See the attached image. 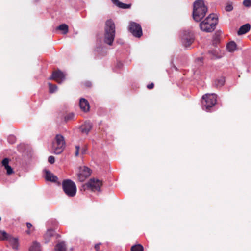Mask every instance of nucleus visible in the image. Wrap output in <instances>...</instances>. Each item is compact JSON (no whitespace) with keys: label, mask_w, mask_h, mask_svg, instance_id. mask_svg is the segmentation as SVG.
Returning a JSON list of instances; mask_svg holds the SVG:
<instances>
[{"label":"nucleus","mask_w":251,"mask_h":251,"mask_svg":"<svg viewBox=\"0 0 251 251\" xmlns=\"http://www.w3.org/2000/svg\"><path fill=\"white\" fill-rule=\"evenodd\" d=\"M92 128V125L90 122H85L79 128L82 134L87 135Z\"/></svg>","instance_id":"12"},{"label":"nucleus","mask_w":251,"mask_h":251,"mask_svg":"<svg viewBox=\"0 0 251 251\" xmlns=\"http://www.w3.org/2000/svg\"><path fill=\"white\" fill-rule=\"evenodd\" d=\"M233 7L232 5L230 3H228L225 7V10L227 12H230L233 10Z\"/></svg>","instance_id":"29"},{"label":"nucleus","mask_w":251,"mask_h":251,"mask_svg":"<svg viewBox=\"0 0 251 251\" xmlns=\"http://www.w3.org/2000/svg\"><path fill=\"white\" fill-rule=\"evenodd\" d=\"M91 174V170L87 167L80 168V173L78 174V179L81 182L84 181Z\"/></svg>","instance_id":"9"},{"label":"nucleus","mask_w":251,"mask_h":251,"mask_svg":"<svg viewBox=\"0 0 251 251\" xmlns=\"http://www.w3.org/2000/svg\"><path fill=\"white\" fill-rule=\"evenodd\" d=\"M26 226H27V227L28 229H29L32 227V225L30 223L27 222V223H26Z\"/></svg>","instance_id":"38"},{"label":"nucleus","mask_w":251,"mask_h":251,"mask_svg":"<svg viewBox=\"0 0 251 251\" xmlns=\"http://www.w3.org/2000/svg\"><path fill=\"white\" fill-rule=\"evenodd\" d=\"M207 11L203 0H197L193 4V17L196 22H200L203 19Z\"/></svg>","instance_id":"1"},{"label":"nucleus","mask_w":251,"mask_h":251,"mask_svg":"<svg viewBox=\"0 0 251 251\" xmlns=\"http://www.w3.org/2000/svg\"><path fill=\"white\" fill-rule=\"evenodd\" d=\"M45 178L49 181L55 182L58 180V177L48 170H45Z\"/></svg>","instance_id":"15"},{"label":"nucleus","mask_w":251,"mask_h":251,"mask_svg":"<svg viewBox=\"0 0 251 251\" xmlns=\"http://www.w3.org/2000/svg\"><path fill=\"white\" fill-rule=\"evenodd\" d=\"M9 159L7 158H5L2 160L1 163L2 166L6 170L7 174L10 175L13 173V171L11 167L9 165Z\"/></svg>","instance_id":"14"},{"label":"nucleus","mask_w":251,"mask_h":251,"mask_svg":"<svg viewBox=\"0 0 251 251\" xmlns=\"http://www.w3.org/2000/svg\"><path fill=\"white\" fill-rule=\"evenodd\" d=\"M80 152H81V153L82 154H85L86 153V152H87V148L86 147H83L81 150H80Z\"/></svg>","instance_id":"33"},{"label":"nucleus","mask_w":251,"mask_h":251,"mask_svg":"<svg viewBox=\"0 0 251 251\" xmlns=\"http://www.w3.org/2000/svg\"><path fill=\"white\" fill-rule=\"evenodd\" d=\"M86 85L87 86L89 87V86H91V84L90 82H88L86 83Z\"/></svg>","instance_id":"41"},{"label":"nucleus","mask_w":251,"mask_h":251,"mask_svg":"<svg viewBox=\"0 0 251 251\" xmlns=\"http://www.w3.org/2000/svg\"><path fill=\"white\" fill-rule=\"evenodd\" d=\"M202 60H203V58L202 57H199L197 59V61L198 62H202Z\"/></svg>","instance_id":"39"},{"label":"nucleus","mask_w":251,"mask_h":251,"mask_svg":"<svg viewBox=\"0 0 251 251\" xmlns=\"http://www.w3.org/2000/svg\"><path fill=\"white\" fill-rule=\"evenodd\" d=\"M101 244L100 243L97 244L95 246V249L97 251H100V246Z\"/></svg>","instance_id":"35"},{"label":"nucleus","mask_w":251,"mask_h":251,"mask_svg":"<svg viewBox=\"0 0 251 251\" xmlns=\"http://www.w3.org/2000/svg\"><path fill=\"white\" fill-rule=\"evenodd\" d=\"M123 66V63L120 62V61H118L116 63V67L118 68H121Z\"/></svg>","instance_id":"34"},{"label":"nucleus","mask_w":251,"mask_h":251,"mask_svg":"<svg viewBox=\"0 0 251 251\" xmlns=\"http://www.w3.org/2000/svg\"><path fill=\"white\" fill-rule=\"evenodd\" d=\"M65 141L64 137L61 134H56L55 140L52 143V148L54 153L56 154H60L65 147Z\"/></svg>","instance_id":"6"},{"label":"nucleus","mask_w":251,"mask_h":251,"mask_svg":"<svg viewBox=\"0 0 251 251\" xmlns=\"http://www.w3.org/2000/svg\"><path fill=\"white\" fill-rule=\"evenodd\" d=\"M147 87L149 89H152L154 87V84L153 83H151V84H148Z\"/></svg>","instance_id":"37"},{"label":"nucleus","mask_w":251,"mask_h":251,"mask_svg":"<svg viewBox=\"0 0 251 251\" xmlns=\"http://www.w3.org/2000/svg\"><path fill=\"white\" fill-rule=\"evenodd\" d=\"M251 28V25L247 23L242 25L238 31V34L239 35H243L248 32Z\"/></svg>","instance_id":"16"},{"label":"nucleus","mask_w":251,"mask_h":251,"mask_svg":"<svg viewBox=\"0 0 251 251\" xmlns=\"http://www.w3.org/2000/svg\"><path fill=\"white\" fill-rule=\"evenodd\" d=\"M112 2L113 3H114V4H115L116 6H117L118 7L119 6V3H120L121 2H120L119 1V0H111Z\"/></svg>","instance_id":"36"},{"label":"nucleus","mask_w":251,"mask_h":251,"mask_svg":"<svg viewBox=\"0 0 251 251\" xmlns=\"http://www.w3.org/2000/svg\"><path fill=\"white\" fill-rule=\"evenodd\" d=\"M29 251H41L40 244L37 241L33 242L29 249Z\"/></svg>","instance_id":"18"},{"label":"nucleus","mask_w":251,"mask_h":251,"mask_svg":"<svg viewBox=\"0 0 251 251\" xmlns=\"http://www.w3.org/2000/svg\"><path fill=\"white\" fill-rule=\"evenodd\" d=\"M129 31L135 37L140 38L143 34L141 26L139 24L134 22L129 23Z\"/></svg>","instance_id":"8"},{"label":"nucleus","mask_w":251,"mask_h":251,"mask_svg":"<svg viewBox=\"0 0 251 251\" xmlns=\"http://www.w3.org/2000/svg\"><path fill=\"white\" fill-rule=\"evenodd\" d=\"M55 159L53 156H50L48 158V162L50 164H53L54 163Z\"/></svg>","instance_id":"32"},{"label":"nucleus","mask_w":251,"mask_h":251,"mask_svg":"<svg viewBox=\"0 0 251 251\" xmlns=\"http://www.w3.org/2000/svg\"><path fill=\"white\" fill-rule=\"evenodd\" d=\"M218 23V18L214 14H210L200 24V27L201 30L207 32L213 31Z\"/></svg>","instance_id":"2"},{"label":"nucleus","mask_w":251,"mask_h":251,"mask_svg":"<svg viewBox=\"0 0 251 251\" xmlns=\"http://www.w3.org/2000/svg\"><path fill=\"white\" fill-rule=\"evenodd\" d=\"M79 106L81 109L85 112L88 111L90 109L89 103L87 100L84 98L80 99Z\"/></svg>","instance_id":"13"},{"label":"nucleus","mask_w":251,"mask_h":251,"mask_svg":"<svg viewBox=\"0 0 251 251\" xmlns=\"http://www.w3.org/2000/svg\"><path fill=\"white\" fill-rule=\"evenodd\" d=\"M226 49L229 52H233L236 49V44L234 41L228 43L226 45Z\"/></svg>","instance_id":"20"},{"label":"nucleus","mask_w":251,"mask_h":251,"mask_svg":"<svg viewBox=\"0 0 251 251\" xmlns=\"http://www.w3.org/2000/svg\"><path fill=\"white\" fill-rule=\"evenodd\" d=\"M75 156H77L79 155V151H80V147L78 145L75 146Z\"/></svg>","instance_id":"31"},{"label":"nucleus","mask_w":251,"mask_h":251,"mask_svg":"<svg viewBox=\"0 0 251 251\" xmlns=\"http://www.w3.org/2000/svg\"><path fill=\"white\" fill-rule=\"evenodd\" d=\"M7 241H8L11 244L12 249L17 250L19 247L18 240L16 238L10 236Z\"/></svg>","instance_id":"17"},{"label":"nucleus","mask_w":251,"mask_h":251,"mask_svg":"<svg viewBox=\"0 0 251 251\" xmlns=\"http://www.w3.org/2000/svg\"><path fill=\"white\" fill-rule=\"evenodd\" d=\"M10 236L5 231L0 230V240H7Z\"/></svg>","instance_id":"23"},{"label":"nucleus","mask_w":251,"mask_h":251,"mask_svg":"<svg viewBox=\"0 0 251 251\" xmlns=\"http://www.w3.org/2000/svg\"><path fill=\"white\" fill-rule=\"evenodd\" d=\"M115 36V25L113 21L110 19L106 21L105 27L104 41L109 45L113 43Z\"/></svg>","instance_id":"4"},{"label":"nucleus","mask_w":251,"mask_h":251,"mask_svg":"<svg viewBox=\"0 0 251 251\" xmlns=\"http://www.w3.org/2000/svg\"><path fill=\"white\" fill-rule=\"evenodd\" d=\"M143 247L140 245H135L132 246L131 250V251H143Z\"/></svg>","instance_id":"24"},{"label":"nucleus","mask_w":251,"mask_h":251,"mask_svg":"<svg viewBox=\"0 0 251 251\" xmlns=\"http://www.w3.org/2000/svg\"><path fill=\"white\" fill-rule=\"evenodd\" d=\"M243 4L245 7H249L251 6V0H244L243 1Z\"/></svg>","instance_id":"30"},{"label":"nucleus","mask_w":251,"mask_h":251,"mask_svg":"<svg viewBox=\"0 0 251 251\" xmlns=\"http://www.w3.org/2000/svg\"><path fill=\"white\" fill-rule=\"evenodd\" d=\"M16 139L15 136L13 135H9L7 138V141L10 144H14L16 142Z\"/></svg>","instance_id":"28"},{"label":"nucleus","mask_w":251,"mask_h":251,"mask_svg":"<svg viewBox=\"0 0 251 251\" xmlns=\"http://www.w3.org/2000/svg\"><path fill=\"white\" fill-rule=\"evenodd\" d=\"M217 96L214 93L206 94L202 97V108L206 112H211L217 102Z\"/></svg>","instance_id":"3"},{"label":"nucleus","mask_w":251,"mask_h":251,"mask_svg":"<svg viewBox=\"0 0 251 251\" xmlns=\"http://www.w3.org/2000/svg\"><path fill=\"white\" fill-rule=\"evenodd\" d=\"M93 191H100L101 182L98 179L92 178L86 184Z\"/></svg>","instance_id":"11"},{"label":"nucleus","mask_w":251,"mask_h":251,"mask_svg":"<svg viewBox=\"0 0 251 251\" xmlns=\"http://www.w3.org/2000/svg\"><path fill=\"white\" fill-rule=\"evenodd\" d=\"M51 232H52V230H49L47 233V235H51Z\"/></svg>","instance_id":"40"},{"label":"nucleus","mask_w":251,"mask_h":251,"mask_svg":"<svg viewBox=\"0 0 251 251\" xmlns=\"http://www.w3.org/2000/svg\"><path fill=\"white\" fill-rule=\"evenodd\" d=\"M57 29L62 31L63 34H66L68 32V26L65 24H62L57 27Z\"/></svg>","instance_id":"22"},{"label":"nucleus","mask_w":251,"mask_h":251,"mask_svg":"<svg viewBox=\"0 0 251 251\" xmlns=\"http://www.w3.org/2000/svg\"><path fill=\"white\" fill-rule=\"evenodd\" d=\"M49 91L50 93H53L57 91V87L55 85H52L50 83H49Z\"/></svg>","instance_id":"26"},{"label":"nucleus","mask_w":251,"mask_h":251,"mask_svg":"<svg viewBox=\"0 0 251 251\" xmlns=\"http://www.w3.org/2000/svg\"><path fill=\"white\" fill-rule=\"evenodd\" d=\"M131 4H125L122 2H121L120 3H119L118 7L122 8V9H128L131 7Z\"/></svg>","instance_id":"27"},{"label":"nucleus","mask_w":251,"mask_h":251,"mask_svg":"<svg viewBox=\"0 0 251 251\" xmlns=\"http://www.w3.org/2000/svg\"><path fill=\"white\" fill-rule=\"evenodd\" d=\"M75 118V114L73 113H70L67 114L64 117L65 122H67L69 121L74 120Z\"/></svg>","instance_id":"25"},{"label":"nucleus","mask_w":251,"mask_h":251,"mask_svg":"<svg viewBox=\"0 0 251 251\" xmlns=\"http://www.w3.org/2000/svg\"><path fill=\"white\" fill-rule=\"evenodd\" d=\"M182 45L185 47H189L194 41L193 33L189 30H184L181 37Z\"/></svg>","instance_id":"7"},{"label":"nucleus","mask_w":251,"mask_h":251,"mask_svg":"<svg viewBox=\"0 0 251 251\" xmlns=\"http://www.w3.org/2000/svg\"><path fill=\"white\" fill-rule=\"evenodd\" d=\"M50 79L54 80L59 84H61L65 79V75L61 71L58 70L53 72Z\"/></svg>","instance_id":"10"},{"label":"nucleus","mask_w":251,"mask_h":251,"mask_svg":"<svg viewBox=\"0 0 251 251\" xmlns=\"http://www.w3.org/2000/svg\"><path fill=\"white\" fill-rule=\"evenodd\" d=\"M225 82V79L224 77H220V78L216 80L214 82L215 85L217 87H221L223 86Z\"/></svg>","instance_id":"21"},{"label":"nucleus","mask_w":251,"mask_h":251,"mask_svg":"<svg viewBox=\"0 0 251 251\" xmlns=\"http://www.w3.org/2000/svg\"><path fill=\"white\" fill-rule=\"evenodd\" d=\"M55 251H66V244L64 242L58 243L55 247Z\"/></svg>","instance_id":"19"},{"label":"nucleus","mask_w":251,"mask_h":251,"mask_svg":"<svg viewBox=\"0 0 251 251\" xmlns=\"http://www.w3.org/2000/svg\"><path fill=\"white\" fill-rule=\"evenodd\" d=\"M99 50H100V49L97 48V50H96V51L99 52Z\"/></svg>","instance_id":"42"},{"label":"nucleus","mask_w":251,"mask_h":251,"mask_svg":"<svg viewBox=\"0 0 251 251\" xmlns=\"http://www.w3.org/2000/svg\"><path fill=\"white\" fill-rule=\"evenodd\" d=\"M62 189L64 193L69 197L75 196L77 188L74 182L70 179H65L62 181Z\"/></svg>","instance_id":"5"}]
</instances>
